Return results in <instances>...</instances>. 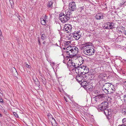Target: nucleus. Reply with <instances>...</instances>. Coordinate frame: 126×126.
<instances>
[{"instance_id":"nucleus-1","label":"nucleus","mask_w":126,"mask_h":126,"mask_svg":"<svg viewBox=\"0 0 126 126\" xmlns=\"http://www.w3.org/2000/svg\"><path fill=\"white\" fill-rule=\"evenodd\" d=\"M72 13L69 11L66 15H64L63 13H61L59 15V18L61 22L64 23L67 21L70 18L72 17Z\"/></svg>"},{"instance_id":"nucleus-2","label":"nucleus","mask_w":126,"mask_h":126,"mask_svg":"<svg viewBox=\"0 0 126 126\" xmlns=\"http://www.w3.org/2000/svg\"><path fill=\"white\" fill-rule=\"evenodd\" d=\"M83 52L86 55L90 56L94 54L95 50L93 47H88L84 49Z\"/></svg>"},{"instance_id":"nucleus-3","label":"nucleus","mask_w":126,"mask_h":126,"mask_svg":"<svg viewBox=\"0 0 126 126\" xmlns=\"http://www.w3.org/2000/svg\"><path fill=\"white\" fill-rule=\"evenodd\" d=\"M108 107V103L106 101L103 102L98 106V108L102 111L106 109Z\"/></svg>"},{"instance_id":"nucleus-4","label":"nucleus","mask_w":126,"mask_h":126,"mask_svg":"<svg viewBox=\"0 0 126 126\" xmlns=\"http://www.w3.org/2000/svg\"><path fill=\"white\" fill-rule=\"evenodd\" d=\"M69 12H71L75 10L76 9V7L75 2H71L69 3Z\"/></svg>"},{"instance_id":"nucleus-5","label":"nucleus","mask_w":126,"mask_h":126,"mask_svg":"<svg viewBox=\"0 0 126 126\" xmlns=\"http://www.w3.org/2000/svg\"><path fill=\"white\" fill-rule=\"evenodd\" d=\"M81 33L80 32V31H75L73 33V35L76 40H78L81 37Z\"/></svg>"},{"instance_id":"nucleus-6","label":"nucleus","mask_w":126,"mask_h":126,"mask_svg":"<svg viewBox=\"0 0 126 126\" xmlns=\"http://www.w3.org/2000/svg\"><path fill=\"white\" fill-rule=\"evenodd\" d=\"M71 25L69 24H66L64 25V27L63 30L64 31H66L67 33L70 32L72 30Z\"/></svg>"},{"instance_id":"nucleus-7","label":"nucleus","mask_w":126,"mask_h":126,"mask_svg":"<svg viewBox=\"0 0 126 126\" xmlns=\"http://www.w3.org/2000/svg\"><path fill=\"white\" fill-rule=\"evenodd\" d=\"M103 111L104 113L106 116L107 118L108 119H109L110 118H109V116H110V115H111V110L109 109L107 110L105 109L103 110Z\"/></svg>"},{"instance_id":"nucleus-8","label":"nucleus","mask_w":126,"mask_h":126,"mask_svg":"<svg viewBox=\"0 0 126 126\" xmlns=\"http://www.w3.org/2000/svg\"><path fill=\"white\" fill-rule=\"evenodd\" d=\"M111 86H112L113 87V85L110 83H106L103 85L102 88H103V89H108V90H111Z\"/></svg>"},{"instance_id":"nucleus-9","label":"nucleus","mask_w":126,"mask_h":126,"mask_svg":"<svg viewBox=\"0 0 126 126\" xmlns=\"http://www.w3.org/2000/svg\"><path fill=\"white\" fill-rule=\"evenodd\" d=\"M95 17L97 20H100L103 19V16L102 14L98 13L96 15Z\"/></svg>"},{"instance_id":"nucleus-10","label":"nucleus","mask_w":126,"mask_h":126,"mask_svg":"<svg viewBox=\"0 0 126 126\" xmlns=\"http://www.w3.org/2000/svg\"><path fill=\"white\" fill-rule=\"evenodd\" d=\"M72 53L75 55H76L78 52V49L76 47H72Z\"/></svg>"},{"instance_id":"nucleus-11","label":"nucleus","mask_w":126,"mask_h":126,"mask_svg":"<svg viewBox=\"0 0 126 126\" xmlns=\"http://www.w3.org/2000/svg\"><path fill=\"white\" fill-rule=\"evenodd\" d=\"M83 77L81 75H77L76 77V80L80 83L82 82V79H83Z\"/></svg>"},{"instance_id":"nucleus-12","label":"nucleus","mask_w":126,"mask_h":126,"mask_svg":"<svg viewBox=\"0 0 126 126\" xmlns=\"http://www.w3.org/2000/svg\"><path fill=\"white\" fill-rule=\"evenodd\" d=\"M81 84L83 87L85 89L86 88L88 87L89 86L88 83L86 81H83L81 83Z\"/></svg>"},{"instance_id":"nucleus-13","label":"nucleus","mask_w":126,"mask_h":126,"mask_svg":"<svg viewBox=\"0 0 126 126\" xmlns=\"http://www.w3.org/2000/svg\"><path fill=\"white\" fill-rule=\"evenodd\" d=\"M109 27H110L109 28V29H112L113 28H115V26L114 23L112 22H109Z\"/></svg>"},{"instance_id":"nucleus-14","label":"nucleus","mask_w":126,"mask_h":126,"mask_svg":"<svg viewBox=\"0 0 126 126\" xmlns=\"http://www.w3.org/2000/svg\"><path fill=\"white\" fill-rule=\"evenodd\" d=\"M109 22H108L106 23H105L103 24V28L106 29H108L109 30V28L110 27H109Z\"/></svg>"},{"instance_id":"nucleus-15","label":"nucleus","mask_w":126,"mask_h":126,"mask_svg":"<svg viewBox=\"0 0 126 126\" xmlns=\"http://www.w3.org/2000/svg\"><path fill=\"white\" fill-rule=\"evenodd\" d=\"M53 3L52 1H50L48 2L47 5V7L49 8H52L53 7Z\"/></svg>"},{"instance_id":"nucleus-16","label":"nucleus","mask_w":126,"mask_h":126,"mask_svg":"<svg viewBox=\"0 0 126 126\" xmlns=\"http://www.w3.org/2000/svg\"><path fill=\"white\" fill-rule=\"evenodd\" d=\"M41 23L42 25H45L46 24V20L43 18H41Z\"/></svg>"},{"instance_id":"nucleus-17","label":"nucleus","mask_w":126,"mask_h":126,"mask_svg":"<svg viewBox=\"0 0 126 126\" xmlns=\"http://www.w3.org/2000/svg\"><path fill=\"white\" fill-rule=\"evenodd\" d=\"M104 94H99L95 96V97L99 99H100L101 98H103L104 97Z\"/></svg>"},{"instance_id":"nucleus-18","label":"nucleus","mask_w":126,"mask_h":126,"mask_svg":"<svg viewBox=\"0 0 126 126\" xmlns=\"http://www.w3.org/2000/svg\"><path fill=\"white\" fill-rule=\"evenodd\" d=\"M79 62L80 63V65L81 64H82L84 61V58L81 56H80L79 58Z\"/></svg>"},{"instance_id":"nucleus-19","label":"nucleus","mask_w":126,"mask_h":126,"mask_svg":"<svg viewBox=\"0 0 126 126\" xmlns=\"http://www.w3.org/2000/svg\"><path fill=\"white\" fill-rule=\"evenodd\" d=\"M75 71L76 73L78 74V75H81V71L80 69H79L77 68L75 69Z\"/></svg>"},{"instance_id":"nucleus-20","label":"nucleus","mask_w":126,"mask_h":126,"mask_svg":"<svg viewBox=\"0 0 126 126\" xmlns=\"http://www.w3.org/2000/svg\"><path fill=\"white\" fill-rule=\"evenodd\" d=\"M102 90L106 94H109L110 92V90H108V89H103V88H102Z\"/></svg>"},{"instance_id":"nucleus-21","label":"nucleus","mask_w":126,"mask_h":126,"mask_svg":"<svg viewBox=\"0 0 126 126\" xmlns=\"http://www.w3.org/2000/svg\"><path fill=\"white\" fill-rule=\"evenodd\" d=\"M89 71V69L88 68V67L86 66V67H85V69L84 70V75L85 74H87V73H88Z\"/></svg>"},{"instance_id":"nucleus-22","label":"nucleus","mask_w":126,"mask_h":126,"mask_svg":"<svg viewBox=\"0 0 126 126\" xmlns=\"http://www.w3.org/2000/svg\"><path fill=\"white\" fill-rule=\"evenodd\" d=\"M91 44H92L91 43L88 42L87 43H86L84 44H83V47H86L87 46H90V45H91Z\"/></svg>"},{"instance_id":"nucleus-23","label":"nucleus","mask_w":126,"mask_h":126,"mask_svg":"<svg viewBox=\"0 0 126 126\" xmlns=\"http://www.w3.org/2000/svg\"><path fill=\"white\" fill-rule=\"evenodd\" d=\"M41 38L42 40H44L46 38V36L45 34H42Z\"/></svg>"},{"instance_id":"nucleus-24","label":"nucleus","mask_w":126,"mask_h":126,"mask_svg":"<svg viewBox=\"0 0 126 126\" xmlns=\"http://www.w3.org/2000/svg\"><path fill=\"white\" fill-rule=\"evenodd\" d=\"M69 52L70 54V56H69L68 57L71 58L72 57L75 55L73 53H72V50L71 51L70 50L69 51Z\"/></svg>"},{"instance_id":"nucleus-25","label":"nucleus","mask_w":126,"mask_h":126,"mask_svg":"<svg viewBox=\"0 0 126 126\" xmlns=\"http://www.w3.org/2000/svg\"><path fill=\"white\" fill-rule=\"evenodd\" d=\"M85 89L86 90H89L90 91H92L93 89V87L92 86H91L90 87H89V86L88 87L86 88Z\"/></svg>"},{"instance_id":"nucleus-26","label":"nucleus","mask_w":126,"mask_h":126,"mask_svg":"<svg viewBox=\"0 0 126 126\" xmlns=\"http://www.w3.org/2000/svg\"><path fill=\"white\" fill-rule=\"evenodd\" d=\"M51 123L52 126H57V124L56 121L54 122H51Z\"/></svg>"},{"instance_id":"nucleus-27","label":"nucleus","mask_w":126,"mask_h":126,"mask_svg":"<svg viewBox=\"0 0 126 126\" xmlns=\"http://www.w3.org/2000/svg\"><path fill=\"white\" fill-rule=\"evenodd\" d=\"M72 47L71 46L68 47L66 48V50H69L68 51H71L72 50Z\"/></svg>"},{"instance_id":"nucleus-28","label":"nucleus","mask_w":126,"mask_h":126,"mask_svg":"<svg viewBox=\"0 0 126 126\" xmlns=\"http://www.w3.org/2000/svg\"><path fill=\"white\" fill-rule=\"evenodd\" d=\"M94 93L98 95L100 94V91L98 90H95L94 92Z\"/></svg>"},{"instance_id":"nucleus-29","label":"nucleus","mask_w":126,"mask_h":126,"mask_svg":"<svg viewBox=\"0 0 126 126\" xmlns=\"http://www.w3.org/2000/svg\"><path fill=\"white\" fill-rule=\"evenodd\" d=\"M11 6V7H12V5L14 4V2L13 0H9Z\"/></svg>"},{"instance_id":"nucleus-30","label":"nucleus","mask_w":126,"mask_h":126,"mask_svg":"<svg viewBox=\"0 0 126 126\" xmlns=\"http://www.w3.org/2000/svg\"><path fill=\"white\" fill-rule=\"evenodd\" d=\"M85 7L84 6H83L82 7H80L79 8V10L80 12L82 11V10H83V9H84Z\"/></svg>"},{"instance_id":"nucleus-31","label":"nucleus","mask_w":126,"mask_h":126,"mask_svg":"<svg viewBox=\"0 0 126 126\" xmlns=\"http://www.w3.org/2000/svg\"><path fill=\"white\" fill-rule=\"evenodd\" d=\"M41 79L42 80V82L43 84L44 85H45L46 83V79L45 78H44V79H43L42 78Z\"/></svg>"},{"instance_id":"nucleus-32","label":"nucleus","mask_w":126,"mask_h":126,"mask_svg":"<svg viewBox=\"0 0 126 126\" xmlns=\"http://www.w3.org/2000/svg\"><path fill=\"white\" fill-rule=\"evenodd\" d=\"M47 116L48 117V119H51L52 117V115L50 113L48 114L47 115Z\"/></svg>"},{"instance_id":"nucleus-33","label":"nucleus","mask_w":126,"mask_h":126,"mask_svg":"<svg viewBox=\"0 0 126 126\" xmlns=\"http://www.w3.org/2000/svg\"><path fill=\"white\" fill-rule=\"evenodd\" d=\"M24 64L25 65V66H26L27 68H31V65L28 64H27L26 63H25Z\"/></svg>"},{"instance_id":"nucleus-34","label":"nucleus","mask_w":126,"mask_h":126,"mask_svg":"<svg viewBox=\"0 0 126 126\" xmlns=\"http://www.w3.org/2000/svg\"><path fill=\"white\" fill-rule=\"evenodd\" d=\"M72 65L76 68H77L79 67V66L78 65H76L75 63H74L73 64H72Z\"/></svg>"},{"instance_id":"nucleus-35","label":"nucleus","mask_w":126,"mask_h":126,"mask_svg":"<svg viewBox=\"0 0 126 126\" xmlns=\"http://www.w3.org/2000/svg\"><path fill=\"white\" fill-rule=\"evenodd\" d=\"M13 114L16 117H18V115L15 112H13Z\"/></svg>"},{"instance_id":"nucleus-36","label":"nucleus","mask_w":126,"mask_h":126,"mask_svg":"<svg viewBox=\"0 0 126 126\" xmlns=\"http://www.w3.org/2000/svg\"><path fill=\"white\" fill-rule=\"evenodd\" d=\"M123 97L125 102H126V94L124 95Z\"/></svg>"},{"instance_id":"nucleus-37","label":"nucleus","mask_w":126,"mask_h":126,"mask_svg":"<svg viewBox=\"0 0 126 126\" xmlns=\"http://www.w3.org/2000/svg\"><path fill=\"white\" fill-rule=\"evenodd\" d=\"M125 0H123V2L120 3L121 5H123L126 2V1H125Z\"/></svg>"},{"instance_id":"nucleus-38","label":"nucleus","mask_w":126,"mask_h":126,"mask_svg":"<svg viewBox=\"0 0 126 126\" xmlns=\"http://www.w3.org/2000/svg\"><path fill=\"white\" fill-rule=\"evenodd\" d=\"M81 67L82 69L83 70H84L85 69V67L86 66H84L83 65H82L80 66Z\"/></svg>"},{"instance_id":"nucleus-39","label":"nucleus","mask_w":126,"mask_h":126,"mask_svg":"<svg viewBox=\"0 0 126 126\" xmlns=\"http://www.w3.org/2000/svg\"><path fill=\"white\" fill-rule=\"evenodd\" d=\"M81 75H84V70H81Z\"/></svg>"},{"instance_id":"nucleus-40","label":"nucleus","mask_w":126,"mask_h":126,"mask_svg":"<svg viewBox=\"0 0 126 126\" xmlns=\"http://www.w3.org/2000/svg\"><path fill=\"white\" fill-rule=\"evenodd\" d=\"M64 99H65V100L66 102H68V101L67 100V98H66V97L65 96H64Z\"/></svg>"},{"instance_id":"nucleus-41","label":"nucleus","mask_w":126,"mask_h":126,"mask_svg":"<svg viewBox=\"0 0 126 126\" xmlns=\"http://www.w3.org/2000/svg\"><path fill=\"white\" fill-rule=\"evenodd\" d=\"M51 118L52 119V122H55V121H56L55 119H54V118L53 117H52V118Z\"/></svg>"},{"instance_id":"nucleus-42","label":"nucleus","mask_w":126,"mask_h":126,"mask_svg":"<svg viewBox=\"0 0 126 126\" xmlns=\"http://www.w3.org/2000/svg\"><path fill=\"white\" fill-rule=\"evenodd\" d=\"M110 92L109 94H113L114 92V91H111V90H110Z\"/></svg>"},{"instance_id":"nucleus-43","label":"nucleus","mask_w":126,"mask_h":126,"mask_svg":"<svg viewBox=\"0 0 126 126\" xmlns=\"http://www.w3.org/2000/svg\"><path fill=\"white\" fill-rule=\"evenodd\" d=\"M47 16L46 15H45L43 19H44L46 20V19L47 18Z\"/></svg>"},{"instance_id":"nucleus-44","label":"nucleus","mask_w":126,"mask_h":126,"mask_svg":"<svg viewBox=\"0 0 126 126\" xmlns=\"http://www.w3.org/2000/svg\"><path fill=\"white\" fill-rule=\"evenodd\" d=\"M102 76L101 75H100L98 77V78L101 79L102 78H101V76Z\"/></svg>"},{"instance_id":"nucleus-45","label":"nucleus","mask_w":126,"mask_h":126,"mask_svg":"<svg viewBox=\"0 0 126 126\" xmlns=\"http://www.w3.org/2000/svg\"><path fill=\"white\" fill-rule=\"evenodd\" d=\"M2 32H1L0 29V38L1 39V36L2 35Z\"/></svg>"},{"instance_id":"nucleus-46","label":"nucleus","mask_w":126,"mask_h":126,"mask_svg":"<svg viewBox=\"0 0 126 126\" xmlns=\"http://www.w3.org/2000/svg\"><path fill=\"white\" fill-rule=\"evenodd\" d=\"M66 52L67 54V55H69V56H70V53H69V51H66Z\"/></svg>"},{"instance_id":"nucleus-47","label":"nucleus","mask_w":126,"mask_h":126,"mask_svg":"<svg viewBox=\"0 0 126 126\" xmlns=\"http://www.w3.org/2000/svg\"><path fill=\"white\" fill-rule=\"evenodd\" d=\"M112 86H111V90L112 91H115V88H112Z\"/></svg>"},{"instance_id":"nucleus-48","label":"nucleus","mask_w":126,"mask_h":126,"mask_svg":"<svg viewBox=\"0 0 126 126\" xmlns=\"http://www.w3.org/2000/svg\"><path fill=\"white\" fill-rule=\"evenodd\" d=\"M81 68V67H80V66H79V67L78 68L79 69H80L81 71L83 70Z\"/></svg>"},{"instance_id":"nucleus-49","label":"nucleus","mask_w":126,"mask_h":126,"mask_svg":"<svg viewBox=\"0 0 126 126\" xmlns=\"http://www.w3.org/2000/svg\"><path fill=\"white\" fill-rule=\"evenodd\" d=\"M123 122H126V118H124L123 119Z\"/></svg>"},{"instance_id":"nucleus-50","label":"nucleus","mask_w":126,"mask_h":126,"mask_svg":"<svg viewBox=\"0 0 126 126\" xmlns=\"http://www.w3.org/2000/svg\"><path fill=\"white\" fill-rule=\"evenodd\" d=\"M17 17L19 19V20H20L21 16H17Z\"/></svg>"},{"instance_id":"nucleus-51","label":"nucleus","mask_w":126,"mask_h":126,"mask_svg":"<svg viewBox=\"0 0 126 126\" xmlns=\"http://www.w3.org/2000/svg\"><path fill=\"white\" fill-rule=\"evenodd\" d=\"M94 101H95L96 102H97V100L96 98L95 97H94Z\"/></svg>"},{"instance_id":"nucleus-52","label":"nucleus","mask_w":126,"mask_h":126,"mask_svg":"<svg viewBox=\"0 0 126 126\" xmlns=\"http://www.w3.org/2000/svg\"><path fill=\"white\" fill-rule=\"evenodd\" d=\"M123 111H124L125 113H126V109L125 108V109H124Z\"/></svg>"},{"instance_id":"nucleus-53","label":"nucleus","mask_w":126,"mask_h":126,"mask_svg":"<svg viewBox=\"0 0 126 126\" xmlns=\"http://www.w3.org/2000/svg\"><path fill=\"white\" fill-rule=\"evenodd\" d=\"M118 126H126L125 125H119Z\"/></svg>"},{"instance_id":"nucleus-54","label":"nucleus","mask_w":126,"mask_h":126,"mask_svg":"<svg viewBox=\"0 0 126 126\" xmlns=\"http://www.w3.org/2000/svg\"><path fill=\"white\" fill-rule=\"evenodd\" d=\"M38 42L39 43V42H40V39H39H39H38Z\"/></svg>"},{"instance_id":"nucleus-55","label":"nucleus","mask_w":126,"mask_h":126,"mask_svg":"<svg viewBox=\"0 0 126 126\" xmlns=\"http://www.w3.org/2000/svg\"><path fill=\"white\" fill-rule=\"evenodd\" d=\"M124 83L125 86L126 87V81H125Z\"/></svg>"},{"instance_id":"nucleus-56","label":"nucleus","mask_w":126,"mask_h":126,"mask_svg":"<svg viewBox=\"0 0 126 126\" xmlns=\"http://www.w3.org/2000/svg\"><path fill=\"white\" fill-rule=\"evenodd\" d=\"M71 63L72 64H74L73 62L72 61H71Z\"/></svg>"},{"instance_id":"nucleus-57","label":"nucleus","mask_w":126,"mask_h":126,"mask_svg":"<svg viewBox=\"0 0 126 126\" xmlns=\"http://www.w3.org/2000/svg\"><path fill=\"white\" fill-rule=\"evenodd\" d=\"M46 42L45 41H44L43 42V44H46Z\"/></svg>"},{"instance_id":"nucleus-58","label":"nucleus","mask_w":126,"mask_h":126,"mask_svg":"<svg viewBox=\"0 0 126 126\" xmlns=\"http://www.w3.org/2000/svg\"><path fill=\"white\" fill-rule=\"evenodd\" d=\"M2 114L0 113V117H2Z\"/></svg>"},{"instance_id":"nucleus-59","label":"nucleus","mask_w":126,"mask_h":126,"mask_svg":"<svg viewBox=\"0 0 126 126\" xmlns=\"http://www.w3.org/2000/svg\"><path fill=\"white\" fill-rule=\"evenodd\" d=\"M41 44V42H39V43H38V44L40 45Z\"/></svg>"},{"instance_id":"nucleus-60","label":"nucleus","mask_w":126,"mask_h":126,"mask_svg":"<svg viewBox=\"0 0 126 126\" xmlns=\"http://www.w3.org/2000/svg\"><path fill=\"white\" fill-rule=\"evenodd\" d=\"M37 82L38 83H40V82H39L38 81V80L37 79Z\"/></svg>"},{"instance_id":"nucleus-61","label":"nucleus","mask_w":126,"mask_h":126,"mask_svg":"<svg viewBox=\"0 0 126 126\" xmlns=\"http://www.w3.org/2000/svg\"><path fill=\"white\" fill-rule=\"evenodd\" d=\"M125 34L126 35V30L125 31Z\"/></svg>"},{"instance_id":"nucleus-62","label":"nucleus","mask_w":126,"mask_h":126,"mask_svg":"<svg viewBox=\"0 0 126 126\" xmlns=\"http://www.w3.org/2000/svg\"><path fill=\"white\" fill-rule=\"evenodd\" d=\"M1 102H3V100H2V101H0Z\"/></svg>"},{"instance_id":"nucleus-63","label":"nucleus","mask_w":126,"mask_h":126,"mask_svg":"<svg viewBox=\"0 0 126 126\" xmlns=\"http://www.w3.org/2000/svg\"><path fill=\"white\" fill-rule=\"evenodd\" d=\"M68 50H66H66H65L66 52V51H68Z\"/></svg>"},{"instance_id":"nucleus-64","label":"nucleus","mask_w":126,"mask_h":126,"mask_svg":"<svg viewBox=\"0 0 126 126\" xmlns=\"http://www.w3.org/2000/svg\"><path fill=\"white\" fill-rule=\"evenodd\" d=\"M63 49L65 50V48H63Z\"/></svg>"}]
</instances>
